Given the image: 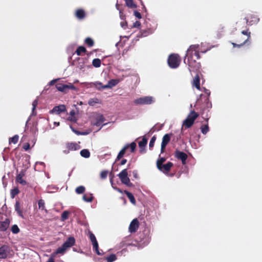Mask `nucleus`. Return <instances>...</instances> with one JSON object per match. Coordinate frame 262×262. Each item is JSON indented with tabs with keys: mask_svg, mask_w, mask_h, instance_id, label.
<instances>
[{
	"mask_svg": "<svg viewBox=\"0 0 262 262\" xmlns=\"http://www.w3.org/2000/svg\"><path fill=\"white\" fill-rule=\"evenodd\" d=\"M253 19L250 21H249V19L247 18L246 19L247 23L249 25H253V24H256L258 22L259 18L257 16H253Z\"/></svg>",
	"mask_w": 262,
	"mask_h": 262,
	"instance_id": "obj_34",
	"label": "nucleus"
},
{
	"mask_svg": "<svg viewBox=\"0 0 262 262\" xmlns=\"http://www.w3.org/2000/svg\"><path fill=\"white\" fill-rule=\"evenodd\" d=\"M93 85H94L98 90H101L102 89H104L102 86L104 85H102V83L100 82H95L94 83H92Z\"/></svg>",
	"mask_w": 262,
	"mask_h": 262,
	"instance_id": "obj_42",
	"label": "nucleus"
},
{
	"mask_svg": "<svg viewBox=\"0 0 262 262\" xmlns=\"http://www.w3.org/2000/svg\"><path fill=\"white\" fill-rule=\"evenodd\" d=\"M23 148L25 150H28L30 148V144L28 143H27L23 145Z\"/></svg>",
	"mask_w": 262,
	"mask_h": 262,
	"instance_id": "obj_54",
	"label": "nucleus"
},
{
	"mask_svg": "<svg viewBox=\"0 0 262 262\" xmlns=\"http://www.w3.org/2000/svg\"><path fill=\"white\" fill-rule=\"evenodd\" d=\"M37 164H40V165H43L44 166L45 165V164L43 162H37L36 163V165Z\"/></svg>",
	"mask_w": 262,
	"mask_h": 262,
	"instance_id": "obj_62",
	"label": "nucleus"
},
{
	"mask_svg": "<svg viewBox=\"0 0 262 262\" xmlns=\"http://www.w3.org/2000/svg\"><path fill=\"white\" fill-rule=\"evenodd\" d=\"M242 33L244 35H247L248 36V38L246 40H245L243 43H241V44H236V43H232V45L233 46V47H239L243 45H244V44L246 43V42L250 39V32H248L246 31H243L242 32Z\"/></svg>",
	"mask_w": 262,
	"mask_h": 262,
	"instance_id": "obj_21",
	"label": "nucleus"
},
{
	"mask_svg": "<svg viewBox=\"0 0 262 262\" xmlns=\"http://www.w3.org/2000/svg\"><path fill=\"white\" fill-rule=\"evenodd\" d=\"M78 134V135H88L89 133L88 132H80L77 133Z\"/></svg>",
	"mask_w": 262,
	"mask_h": 262,
	"instance_id": "obj_59",
	"label": "nucleus"
},
{
	"mask_svg": "<svg viewBox=\"0 0 262 262\" xmlns=\"http://www.w3.org/2000/svg\"><path fill=\"white\" fill-rule=\"evenodd\" d=\"M67 251V249L65 248L62 245L61 247L57 248L56 250L57 253L58 254H60L61 255H64Z\"/></svg>",
	"mask_w": 262,
	"mask_h": 262,
	"instance_id": "obj_30",
	"label": "nucleus"
},
{
	"mask_svg": "<svg viewBox=\"0 0 262 262\" xmlns=\"http://www.w3.org/2000/svg\"><path fill=\"white\" fill-rule=\"evenodd\" d=\"M125 2L126 6L130 8H134L136 7V6L133 0H126Z\"/></svg>",
	"mask_w": 262,
	"mask_h": 262,
	"instance_id": "obj_36",
	"label": "nucleus"
},
{
	"mask_svg": "<svg viewBox=\"0 0 262 262\" xmlns=\"http://www.w3.org/2000/svg\"><path fill=\"white\" fill-rule=\"evenodd\" d=\"M199 47L198 45L190 46L184 60V62L188 65L190 73L197 72L201 67L200 63L196 62V59L200 58Z\"/></svg>",
	"mask_w": 262,
	"mask_h": 262,
	"instance_id": "obj_1",
	"label": "nucleus"
},
{
	"mask_svg": "<svg viewBox=\"0 0 262 262\" xmlns=\"http://www.w3.org/2000/svg\"><path fill=\"white\" fill-rule=\"evenodd\" d=\"M19 137L18 135H15L12 138H10L9 139V143H13L14 144H15L17 142L18 140Z\"/></svg>",
	"mask_w": 262,
	"mask_h": 262,
	"instance_id": "obj_41",
	"label": "nucleus"
},
{
	"mask_svg": "<svg viewBox=\"0 0 262 262\" xmlns=\"http://www.w3.org/2000/svg\"><path fill=\"white\" fill-rule=\"evenodd\" d=\"M15 211L17 212V213L18 214V215L21 217L22 218L24 217V216H23V213L20 210V206H19V204L18 202H17L15 204Z\"/></svg>",
	"mask_w": 262,
	"mask_h": 262,
	"instance_id": "obj_29",
	"label": "nucleus"
},
{
	"mask_svg": "<svg viewBox=\"0 0 262 262\" xmlns=\"http://www.w3.org/2000/svg\"><path fill=\"white\" fill-rule=\"evenodd\" d=\"M67 147L69 150H76L80 148V146L77 143H69L67 144Z\"/></svg>",
	"mask_w": 262,
	"mask_h": 262,
	"instance_id": "obj_20",
	"label": "nucleus"
},
{
	"mask_svg": "<svg viewBox=\"0 0 262 262\" xmlns=\"http://www.w3.org/2000/svg\"><path fill=\"white\" fill-rule=\"evenodd\" d=\"M93 66L96 68L100 67L101 66V60L98 58L93 59L92 61Z\"/></svg>",
	"mask_w": 262,
	"mask_h": 262,
	"instance_id": "obj_33",
	"label": "nucleus"
},
{
	"mask_svg": "<svg viewBox=\"0 0 262 262\" xmlns=\"http://www.w3.org/2000/svg\"><path fill=\"white\" fill-rule=\"evenodd\" d=\"M156 140V137L155 136H153L151 138L149 144V146L150 148H152L154 146Z\"/></svg>",
	"mask_w": 262,
	"mask_h": 262,
	"instance_id": "obj_48",
	"label": "nucleus"
},
{
	"mask_svg": "<svg viewBox=\"0 0 262 262\" xmlns=\"http://www.w3.org/2000/svg\"><path fill=\"white\" fill-rule=\"evenodd\" d=\"M10 254L9 246L4 245L0 247V259H5L8 257Z\"/></svg>",
	"mask_w": 262,
	"mask_h": 262,
	"instance_id": "obj_8",
	"label": "nucleus"
},
{
	"mask_svg": "<svg viewBox=\"0 0 262 262\" xmlns=\"http://www.w3.org/2000/svg\"><path fill=\"white\" fill-rule=\"evenodd\" d=\"M205 93H206L208 95H210V92H209L208 90H205Z\"/></svg>",
	"mask_w": 262,
	"mask_h": 262,
	"instance_id": "obj_64",
	"label": "nucleus"
},
{
	"mask_svg": "<svg viewBox=\"0 0 262 262\" xmlns=\"http://www.w3.org/2000/svg\"><path fill=\"white\" fill-rule=\"evenodd\" d=\"M118 176L123 184L129 186L132 185V184L130 183V180L128 177V173L126 169H124L122 170Z\"/></svg>",
	"mask_w": 262,
	"mask_h": 262,
	"instance_id": "obj_5",
	"label": "nucleus"
},
{
	"mask_svg": "<svg viewBox=\"0 0 262 262\" xmlns=\"http://www.w3.org/2000/svg\"><path fill=\"white\" fill-rule=\"evenodd\" d=\"M119 81L120 80L118 79H111L108 82L107 84L104 85L102 86V88L103 89L112 88L113 86L116 85L119 82Z\"/></svg>",
	"mask_w": 262,
	"mask_h": 262,
	"instance_id": "obj_18",
	"label": "nucleus"
},
{
	"mask_svg": "<svg viewBox=\"0 0 262 262\" xmlns=\"http://www.w3.org/2000/svg\"><path fill=\"white\" fill-rule=\"evenodd\" d=\"M155 102V99L151 96H145L137 98L134 100L137 104H150Z\"/></svg>",
	"mask_w": 262,
	"mask_h": 262,
	"instance_id": "obj_4",
	"label": "nucleus"
},
{
	"mask_svg": "<svg viewBox=\"0 0 262 262\" xmlns=\"http://www.w3.org/2000/svg\"><path fill=\"white\" fill-rule=\"evenodd\" d=\"M75 243V239L73 237H69L62 245L67 250L72 247Z\"/></svg>",
	"mask_w": 262,
	"mask_h": 262,
	"instance_id": "obj_13",
	"label": "nucleus"
},
{
	"mask_svg": "<svg viewBox=\"0 0 262 262\" xmlns=\"http://www.w3.org/2000/svg\"><path fill=\"white\" fill-rule=\"evenodd\" d=\"M85 67V66L83 63H82V64H79V66H78V68L80 69V70H83L84 68Z\"/></svg>",
	"mask_w": 262,
	"mask_h": 262,
	"instance_id": "obj_58",
	"label": "nucleus"
},
{
	"mask_svg": "<svg viewBox=\"0 0 262 262\" xmlns=\"http://www.w3.org/2000/svg\"><path fill=\"white\" fill-rule=\"evenodd\" d=\"M56 88L59 91L63 93H67L70 89L76 90V88L71 83L68 84L58 83L56 85Z\"/></svg>",
	"mask_w": 262,
	"mask_h": 262,
	"instance_id": "obj_6",
	"label": "nucleus"
},
{
	"mask_svg": "<svg viewBox=\"0 0 262 262\" xmlns=\"http://www.w3.org/2000/svg\"><path fill=\"white\" fill-rule=\"evenodd\" d=\"M80 155L85 158H88L90 156V152L88 149H84L81 150Z\"/></svg>",
	"mask_w": 262,
	"mask_h": 262,
	"instance_id": "obj_28",
	"label": "nucleus"
},
{
	"mask_svg": "<svg viewBox=\"0 0 262 262\" xmlns=\"http://www.w3.org/2000/svg\"><path fill=\"white\" fill-rule=\"evenodd\" d=\"M85 43L89 47H92L94 45V41L91 38H86L85 40Z\"/></svg>",
	"mask_w": 262,
	"mask_h": 262,
	"instance_id": "obj_44",
	"label": "nucleus"
},
{
	"mask_svg": "<svg viewBox=\"0 0 262 262\" xmlns=\"http://www.w3.org/2000/svg\"><path fill=\"white\" fill-rule=\"evenodd\" d=\"M133 174L135 178H136V179L138 178V172L137 170H134L133 171Z\"/></svg>",
	"mask_w": 262,
	"mask_h": 262,
	"instance_id": "obj_57",
	"label": "nucleus"
},
{
	"mask_svg": "<svg viewBox=\"0 0 262 262\" xmlns=\"http://www.w3.org/2000/svg\"><path fill=\"white\" fill-rule=\"evenodd\" d=\"M100 101L97 98L90 99L88 101V104L91 106H94L96 104L100 103Z\"/></svg>",
	"mask_w": 262,
	"mask_h": 262,
	"instance_id": "obj_26",
	"label": "nucleus"
},
{
	"mask_svg": "<svg viewBox=\"0 0 262 262\" xmlns=\"http://www.w3.org/2000/svg\"><path fill=\"white\" fill-rule=\"evenodd\" d=\"M76 16L79 19H82L85 16L84 11L82 9H79L76 11Z\"/></svg>",
	"mask_w": 262,
	"mask_h": 262,
	"instance_id": "obj_27",
	"label": "nucleus"
},
{
	"mask_svg": "<svg viewBox=\"0 0 262 262\" xmlns=\"http://www.w3.org/2000/svg\"><path fill=\"white\" fill-rule=\"evenodd\" d=\"M117 259L116 256L115 254H111L106 258L107 262H113Z\"/></svg>",
	"mask_w": 262,
	"mask_h": 262,
	"instance_id": "obj_39",
	"label": "nucleus"
},
{
	"mask_svg": "<svg viewBox=\"0 0 262 262\" xmlns=\"http://www.w3.org/2000/svg\"><path fill=\"white\" fill-rule=\"evenodd\" d=\"M126 163V159H123L121 162V165H124Z\"/></svg>",
	"mask_w": 262,
	"mask_h": 262,
	"instance_id": "obj_61",
	"label": "nucleus"
},
{
	"mask_svg": "<svg viewBox=\"0 0 262 262\" xmlns=\"http://www.w3.org/2000/svg\"><path fill=\"white\" fill-rule=\"evenodd\" d=\"M82 199L85 202H91L93 200V196L91 193H86L83 195Z\"/></svg>",
	"mask_w": 262,
	"mask_h": 262,
	"instance_id": "obj_24",
	"label": "nucleus"
},
{
	"mask_svg": "<svg viewBox=\"0 0 262 262\" xmlns=\"http://www.w3.org/2000/svg\"><path fill=\"white\" fill-rule=\"evenodd\" d=\"M175 156L177 159L182 161V164L186 163V160L187 159V155L184 152L177 150L175 152Z\"/></svg>",
	"mask_w": 262,
	"mask_h": 262,
	"instance_id": "obj_12",
	"label": "nucleus"
},
{
	"mask_svg": "<svg viewBox=\"0 0 262 262\" xmlns=\"http://www.w3.org/2000/svg\"><path fill=\"white\" fill-rule=\"evenodd\" d=\"M85 191V187L83 186H80L76 188L75 191L77 194H81Z\"/></svg>",
	"mask_w": 262,
	"mask_h": 262,
	"instance_id": "obj_38",
	"label": "nucleus"
},
{
	"mask_svg": "<svg viewBox=\"0 0 262 262\" xmlns=\"http://www.w3.org/2000/svg\"><path fill=\"white\" fill-rule=\"evenodd\" d=\"M69 212L68 211H64L61 214V220L64 221L68 219Z\"/></svg>",
	"mask_w": 262,
	"mask_h": 262,
	"instance_id": "obj_47",
	"label": "nucleus"
},
{
	"mask_svg": "<svg viewBox=\"0 0 262 262\" xmlns=\"http://www.w3.org/2000/svg\"><path fill=\"white\" fill-rule=\"evenodd\" d=\"M166 159L165 158H159L157 162V166L158 169H160L161 166L163 165V163L165 161Z\"/></svg>",
	"mask_w": 262,
	"mask_h": 262,
	"instance_id": "obj_37",
	"label": "nucleus"
},
{
	"mask_svg": "<svg viewBox=\"0 0 262 262\" xmlns=\"http://www.w3.org/2000/svg\"><path fill=\"white\" fill-rule=\"evenodd\" d=\"M58 190V187L55 186L51 185L48 186L47 188V191L49 193H53L57 191Z\"/></svg>",
	"mask_w": 262,
	"mask_h": 262,
	"instance_id": "obj_32",
	"label": "nucleus"
},
{
	"mask_svg": "<svg viewBox=\"0 0 262 262\" xmlns=\"http://www.w3.org/2000/svg\"><path fill=\"white\" fill-rule=\"evenodd\" d=\"M85 51V48L82 46H80L77 48L76 53L77 54V55H81L82 53H84Z\"/></svg>",
	"mask_w": 262,
	"mask_h": 262,
	"instance_id": "obj_35",
	"label": "nucleus"
},
{
	"mask_svg": "<svg viewBox=\"0 0 262 262\" xmlns=\"http://www.w3.org/2000/svg\"><path fill=\"white\" fill-rule=\"evenodd\" d=\"M89 235H90V239L92 242V245H93V249H94V250L95 251V252L97 253V254L98 255H102V253H101L99 250L98 244L96 240V238L95 235L93 233H92V232H90Z\"/></svg>",
	"mask_w": 262,
	"mask_h": 262,
	"instance_id": "obj_9",
	"label": "nucleus"
},
{
	"mask_svg": "<svg viewBox=\"0 0 262 262\" xmlns=\"http://www.w3.org/2000/svg\"><path fill=\"white\" fill-rule=\"evenodd\" d=\"M57 254H58L57 253V251L56 250L54 252L52 253L51 254L50 257L49 259H51L52 260H54V259Z\"/></svg>",
	"mask_w": 262,
	"mask_h": 262,
	"instance_id": "obj_49",
	"label": "nucleus"
},
{
	"mask_svg": "<svg viewBox=\"0 0 262 262\" xmlns=\"http://www.w3.org/2000/svg\"><path fill=\"white\" fill-rule=\"evenodd\" d=\"M11 231L14 234H17L19 232V229L16 225H14L11 227Z\"/></svg>",
	"mask_w": 262,
	"mask_h": 262,
	"instance_id": "obj_43",
	"label": "nucleus"
},
{
	"mask_svg": "<svg viewBox=\"0 0 262 262\" xmlns=\"http://www.w3.org/2000/svg\"><path fill=\"white\" fill-rule=\"evenodd\" d=\"M54 125H56L57 126H59V122H54Z\"/></svg>",
	"mask_w": 262,
	"mask_h": 262,
	"instance_id": "obj_63",
	"label": "nucleus"
},
{
	"mask_svg": "<svg viewBox=\"0 0 262 262\" xmlns=\"http://www.w3.org/2000/svg\"><path fill=\"white\" fill-rule=\"evenodd\" d=\"M133 26L135 28H138L140 26V23L139 21H136L134 23Z\"/></svg>",
	"mask_w": 262,
	"mask_h": 262,
	"instance_id": "obj_56",
	"label": "nucleus"
},
{
	"mask_svg": "<svg viewBox=\"0 0 262 262\" xmlns=\"http://www.w3.org/2000/svg\"><path fill=\"white\" fill-rule=\"evenodd\" d=\"M147 143V139L145 137H143L142 140L139 141L138 143L139 147L140 148V152L141 154L145 152V147Z\"/></svg>",
	"mask_w": 262,
	"mask_h": 262,
	"instance_id": "obj_14",
	"label": "nucleus"
},
{
	"mask_svg": "<svg viewBox=\"0 0 262 262\" xmlns=\"http://www.w3.org/2000/svg\"><path fill=\"white\" fill-rule=\"evenodd\" d=\"M134 15L135 16L137 17L138 18L140 19L141 18V15L140 14V13L138 12V11H135L134 12Z\"/></svg>",
	"mask_w": 262,
	"mask_h": 262,
	"instance_id": "obj_53",
	"label": "nucleus"
},
{
	"mask_svg": "<svg viewBox=\"0 0 262 262\" xmlns=\"http://www.w3.org/2000/svg\"><path fill=\"white\" fill-rule=\"evenodd\" d=\"M67 119L72 122H76L77 121V118L75 116V112L74 110L70 111V114L69 115Z\"/></svg>",
	"mask_w": 262,
	"mask_h": 262,
	"instance_id": "obj_22",
	"label": "nucleus"
},
{
	"mask_svg": "<svg viewBox=\"0 0 262 262\" xmlns=\"http://www.w3.org/2000/svg\"><path fill=\"white\" fill-rule=\"evenodd\" d=\"M59 80V79H53L52 80H51L50 82H49V85H54L58 80Z\"/></svg>",
	"mask_w": 262,
	"mask_h": 262,
	"instance_id": "obj_55",
	"label": "nucleus"
},
{
	"mask_svg": "<svg viewBox=\"0 0 262 262\" xmlns=\"http://www.w3.org/2000/svg\"><path fill=\"white\" fill-rule=\"evenodd\" d=\"M10 225V221L9 219H6L4 221L0 222V231H5Z\"/></svg>",
	"mask_w": 262,
	"mask_h": 262,
	"instance_id": "obj_17",
	"label": "nucleus"
},
{
	"mask_svg": "<svg viewBox=\"0 0 262 262\" xmlns=\"http://www.w3.org/2000/svg\"><path fill=\"white\" fill-rule=\"evenodd\" d=\"M71 128L72 129V131L75 133L76 135H78V134L77 133H79V131L76 130L74 128H73L72 126H71Z\"/></svg>",
	"mask_w": 262,
	"mask_h": 262,
	"instance_id": "obj_60",
	"label": "nucleus"
},
{
	"mask_svg": "<svg viewBox=\"0 0 262 262\" xmlns=\"http://www.w3.org/2000/svg\"><path fill=\"white\" fill-rule=\"evenodd\" d=\"M93 122L94 125L100 126L104 121V118L102 115L100 114L95 113L92 116Z\"/></svg>",
	"mask_w": 262,
	"mask_h": 262,
	"instance_id": "obj_7",
	"label": "nucleus"
},
{
	"mask_svg": "<svg viewBox=\"0 0 262 262\" xmlns=\"http://www.w3.org/2000/svg\"><path fill=\"white\" fill-rule=\"evenodd\" d=\"M19 191L17 188H15L11 190V195L12 198H14L16 195L19 193Z\"/></svg>",
	"mask_w": 262,
	"mask_h": 262,
	"instance_id": "obj_45",
	"label": "nucleus"
},
{
	"mask_svg": "<svg viewBox=\"0 0 262 262\" xmlns=\"http://www.w3.org/2000/svg\"><path fill=\"white\" fill-rule=\"evenodd\" d=\"M124 192L125 193V194H126L127 196L128 197V198L129 199V200H130V202L134 204V205H135L136 204V200L134 196V195H133V194L127 191H125Z\"/></svg>",
	"mask_w": 262,
	"mask_h": 262,
	"instance_id": "obj_25",
	"label": "nucleus"
},
{
	"mask_svg": "<svg viewBox=\"0 0 262 262\" xmlns=\"http://www.w3.org/2000/svg\"><path fill=\"white\" fill-rule=\"evenodd\" d=\"M38 104V101L37 99L34 100L32 102V112L34 113V110Z\"/></svg>",
	"mask_w": 262,
	"mask_h": 262,
	"instance_id": "obj_51",
	"label": "nucleus"
},
{
	"mask_svg": "<svg viewBox=\"0 0 262 262\" xmlns=\"http://www.w3.org/2000/svg\"><path fill=\"white\" fill-rule=\"evenodd\" d=\"M107 175V171H103L100 173V177L102 179H105Z\"/></svg>",
	"mask_w": 262,
	"mask_h": 262,
	"instance_id": "obj_52",
	"label": "nucleus"
},
{
	"mask_svg": "<svg viewBox=\"0 0 262 262\" xmlns=\"http://www.w3.org/2000/svg\"><path fill=\"white\" fill-rule=\"evenodd\" d=\"M180 58L178 54H171L168 59V63L171 68H177L180 65Z\"/></svg>",
	"mask_w": 262,
	"mask_h": 262,
	"instance_id": "obj_3",
	"label": "nucleus"
},
{
	"mask_svg": "<svg viewBox=\"0 0 262 262\" xmlns=\"http://www.w3.org/2000/svg\"><path fill=\"white\" fill-rule=\"evenodd\" d=\"M129 147V145H128ZM129 147L131 149V152L134 151L136 147V144L135 142H132L130 145Z\"/></svg>",
	"mask_w": 262,
	"mask_h": 262,
	"instance_id": "obj_50",
	"label": "nucleus"
},
{
	"mask_svg": "<svg viewBox=\"0 0 262 262\" xmlns=\"http://www.w3.org/2000/svg\"><path fill=\"white\" fill-rule=\"evenodd\" d=\"M139 228V221L137 219H134L130 223L129 226V231L130 233L135 232Z\"/></svg>",
	"mask_w": 262,
	"mask_h": 262,
	"instance_id": "obj_11",
	"label": "nucleus"
},
{
	"mask_svg": "<svg viewBox=\"0 0 262 262\" xmlns=\"http://www.w3.org/2000/svg\"><path fill=\"white\" fill-rule=\"evenodd\" d=\"M172 165L173 164L171 162H169L165 164L162 165L160 166L161 168L159 169L164 173H167L170 170Z\"/></svg>",
	"mask_w": 262,
	"mask_h": 262,
	"instance_id": "obj_16",
	"label": "nucleus"
},
{
	"mask_svg": "<svg viewBox=\"0 0 262 262\" xmlns=\"http://www.w3.org/2000/svg\"><path fill=\"white\" fill-rule=\"evenodd\" d=\"M38 204L39 209L41 210H45L47 212V210L45 209V202L42 200H39Z\"/></svg>",
	"mask_w": 262,
	"mask_h": 262,
	"instance_id": "obj_46",
	"label": "nucleus"
},
{
	"mask_svg": "<svg viewBox=\"0 0 262 262\" xmlns=\"http://www.w3.org/2000/svg\"><path fill=\"white\" fill-rule=\"evenodd\" d=\"M24 176V173L23 172H21L18 174L16 176V181L23 185H25L27 184V182L23 179Z\"/></svg>",
	"mask_w": 262,
	"mask_h": 262,
	"instance_id": "obj_19",
	"label": "nucleus"
},
{
	"mask_svg": "<svg viewBox=\"0 0 262 262\" xmlns=\"http://www.w3.org/2000/svg\"><path fill=\"white\" fill-rule=\"evenodd\" d=\"M170 140V136L168 134L165 135L162 139L161 143V152H163L166 146Z\"/></svg>",
	"mask_w": 262,
	"mask_h": 262,
	"instance_id": "obj_15",
	"label": "nucleus"
},
{
	"mask_svg": "<svg viewBox=\"0 0 262 262\" xmlns=\"http://www.w3.org/2000/svg\"><path fill=\"white\" fill-rule=\"evenodd\" d=\"M128 148V145H126L124 146L119 152L118 156H117V159H120L121 158L123 155H124L126 150Z\"/></svg>",
	"mask_w": 262,
	"mask_h": 262,
	"instance_id": "obj_31",
	"label": "nucleus"
},
{
	"mask_svg": "<svg viewBox=\"0 0 262 262\" xmlns=\"http://www.w3.org/2000/svg\"><path fill=\"white\" fill-rule=\"evenodd\" d=\"M65 112H66V106L64 105H59L54 107L50 111V113L59 115L61 113Z\"/></svg>",
	"mask_w": 262,
	"mask_h": 262,
	"instance_id": "obj_10",
	"label": "nucleus"
},
{
	"mask_svg": "<svg viewBox=\"0 0 262 262\" xmlns=\"http://www.w3.org/2000/svg\"><path fill=\"white\" fill-rule=\"evenodd\" d=\"M201 132L204 135L206 134L209 132V130L208 125H205L202 126L201 127Z\"/></svg>",
	"mask_w": 262,
	"mask_h": 262,
	"instance_id": "obj_40",
	"label": "nucleus"
},
{
	"mask_svg": "<svg viewBox=\"0 0 262 262\" xmlns=\"http://www.w3.org/2000/svg\"><path fill=\"white\" fill-rule=\"evenodd\" d=\"M199 115L198 113L195 112L194 111H191L187 118L184 121L183 125H184L186 128H189L192 125L194 120Z\"/></svg>",
	"mask_w": 262,
	"mask_h": 262,
	"instance_id": "obj_2",
	"label": "nucleus"
},
{
	"mask_svg": "<svg viewBox=\"0 0 262 262\" xmlns=\"http://www.w3.org/2000/svg\"><path fill=\"white\" fill-rule=\"evenodd\" d=\"M193 85L195 86L197 89L200 90V78L198 75H196L193 80Z\"/></svg>",
	"mask_w": 262,
	"mask_h": 262,
	"instance_id": "obj_23",
	"label": "nucleus"
}]
</instances>
